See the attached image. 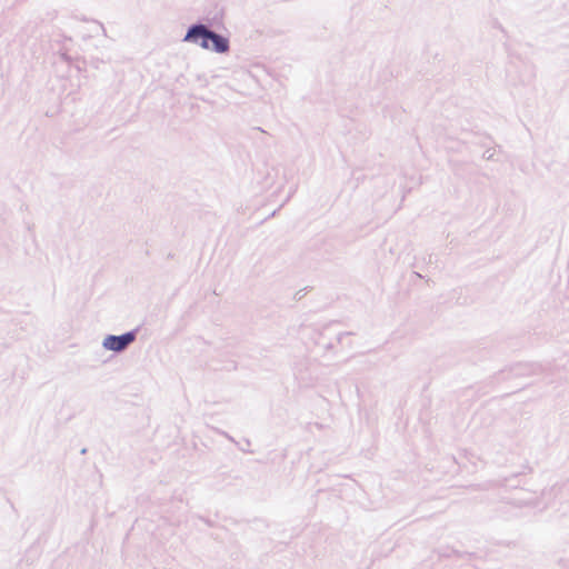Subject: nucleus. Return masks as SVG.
<instances>
[{
  "label": "nucleus",
  "instance_id": "nucleus-2",
  "mask_svg": "<svg viewBox=\"0 0 569 569\" xmlns=\"http://www.w3.org/2000/svg\"><path fill=\"white\" fill-rule=\"evenodd\" d=\"M134 340V335L128 332L121 336H108L103 340V347L112 351H121L126 349Z\"/></svg>",
  "mask_w": 569,
  "mask_h": 569
},
{
  "label": "nucleus",
  "instance_id": "nucleus-1",
  "mask_svg": "<svg viewBox=\"0 0 569 569\" xmlns=\"http://www.w3.org/2000/svg\"><path fill=\"white\" fill-rule=\"evenodd\" d=\"M187 41L194 42L203 49L222 53L229 49L228 39L209 31L203 26L193 27L186 36Z\"/></svg>",
  "mask_w": 569,
  "mask_h": 569
}]
</instances>
